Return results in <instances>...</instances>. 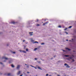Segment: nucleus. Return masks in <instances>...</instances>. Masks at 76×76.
<instances>
[{
    "label": "nucleus",
    "instance_id": "f257e3e1",
    "mask_svg": "<svg viewBox=\"0 0 76 76\" xmlns=\"http://www.w3.org/2000/svg\"><path fill=\"white\" fill-rule=\"evenodd\" d=\"M2 59H5V60H8L9 59L8 58L5 57V56L3 57Z\"/></svg>",
    "mask_w": 76,
    "mask_h": 76
},
{
    "label": "nucleus",
    "instance_id": "f03ea898",
    "mask_svg": "<svg viewBox=\"0 0 76 76\" xmlns=\"http://www.w3.org/2000/svg\"><path fill=\"white\" fill-rule=\"evenodd\" d=\"M30 66L32 67H34V68H35V69H37V68L36 67L34 66H32V65H30Z\"/></svg>",
    "mask_w": 76,
    "mask_h": 76
},
{
    "label": "nucleus",
    "instance_id": "7ed1b4c3",
    "mask_svg": "<svg viewBox=\"0 0 76 76\" xmlns=\"http://www.w3.org/2000/svg\"><path fill=\"white\" fill-rule=\"evenodd\" d=\"M48 23V21H47L46 23H43V25L44 26V25H45L46 24H47V23Z\"/></svg>",
    "mask_w": 76,
    "mask_h": 76
},
{
    "label": "nucleus",
    "instance_id": "20e7f679",
    "mask_svg": "<svg viewBox=\"0 0 76 76\" xmlns=\"http://www.w3.org/2000/svg\"><path fill=\"white\" fill-rule=\"evenodd\" d=\"M20 68V65H18L17 66V69H19Z\"/></svg>",
    "mask_w": 76,
    "mask_h": 76
},
{
    "label": "nucleus",
    "instance_id": "39448f33",
    "mask_svg": "<svg viewBox=\"0 0 76 76\" xmlns=\"http://www.w3.org/2000/svg\"><path fill=\"white\" fill-rule=\"evenodd\" d=\"M20 52H21V51H22V52H23L24 53H26V52L25 51H22V50H20Z\"/></svg>",
    "mask_w": 76,
    "mask_h": 76
},
{
    "label": "nucleus",
    "instance_id": "423d86ee",
    "mask_svg": "<svg viewBox=\"0 0 76 76\" xmlns=\"http://www.w3.org/2000/svg\"><path fill=\"white\" fill-rule=\"evenodd\" d=\"M32 33H33V32L29 33V34H30L31 36H32V35H33V34H32Z\"/></svg>",
    "mask_w": 76,
    "mask_h": 76
},
{
    "label": "nucleus",
    "instance_id": "0eeeda50",
    "mask_svg": "<svg viewBox=\"0 0 76 76\" xmlns=\"http://www.w3.org/2000/svg\"><path fill=\"white\" fill-rule=\"evenodd\" d=\"M20 74V71H19L17 73L18 75H19Z\"/></svg>",
    "mask_w": 76,
    "mask_h": 76
},
{
    "label": "nucleus",
    "instance_id": "6e6552de",
    "mask_svg": "<svg viewBox=\"0 0 76 76\" xmlns=\"http://www.w3.org/2000/svg\"><path fill=\"white\" fill-rule=\"evenodd\" d=\"M66 50H68V51H70V49H69L68 48H66Z\"/></svg>",
    "mask_w": 76,
    "mask_h": 76
},
{
    "label": "nucleus",
    "instance_id": "1a4fd4ad",
    "mask_svg": "<svg viewBox=\"0 0 76 76\" xmlns=\"http://www.w3.org/2000/svg\"><path fill=\"white\" fill-rule=\"evenodd\" d=\"M66 67H67L68 68H70V66H69V65H66Z\"/></svg>",
    "mask_w": 76,
    "mask_h": 76
},
{
    "label": "nucleus",
    "instance_id": "9d476101",
    "mask_svg": "<svg viewBox=\"0 0 76 76\" xmlns=\"http://www.w3.org/2000/svg\"><path fill=\"white\" fill-rule=\"evenodd\" d=\"M38 69H40V70H42V69H41V68H40V67L39 66H38Z\"/></svg>",
    "mask_w": 76,
    "mask_h": 76
},
{
    "label": "nucleus",
    "instance_id": "9b49d317",
    "mask_svg": "<svg viewBox=\"0 0 76 76\" xmlns=\"http://www.w3.org/2000/svg\"><path fill=\"white\" fill-rule=\"evenodd\" d=\"M11 66L12 67H15V66L13 64L11 65Z\"/></svg>",
    "mask_w": 76,
    "mask_h": 76
},
{
    "label": "nucleus",
    "instance_id": "f8f14e48",
    "mask_svg": "<svg viewBox=\"0 0 76 76\" xmlns=\"http://www.w3.org/2000/svg\"><path fill=\"white\" fill-rule=\"evenodd\" d=\"M12 23H13V24H15V22L13 21L11 22Z\"/></svg>",
    "mask_w": 76,
    "mask_h": 76
},
{
    "label": "nucleus",
    "instance_id": "ddd939ff",
    "mask_svg": "<svg viewBox=\"0 0 76 76\" xmlns=\"http://www.w3.org/2000/svg\"><path fill=\"white\" fill-rule=\"evenodd\" d=\"M36 26H40V25L38 24H37V25Z\"/></svg>",
    "mask_w": 76,
    "mask_h": 76
},
{
    "label": "nucleus",
    "instance_id": "4468645a",
    "mask_svg": "<svg viewBox=\"0 0 76 76\" xmlns=\"http://www.w3.org/2000/svg\"><path fill=\"white\" fill-rule=\"evenodd\" d=\"M65 57H69V55H65Z\"/></svg>",
    "mask_w": 76,
    "mask_h": 76
},
{
    "label": "nucleus",
    "instance_id": "2eb2a0df",
    "mask_svg": "<svg viewBox=\"0 0 76 76\" xmlns=\"http://www.w3.org/2000/svg\"><path fill=\"white\" fill-rule=\"evenodd\" d=\"M37 50V48H35L34 50V51H36Z\"/></svg>",
    "mask_w": 76,
    "mask_h": 76
},
{
    "label": "nucleus",
    "instance_id": "dca6fc26",
    "mask_svg": "<svg viewBox=\"0 0 76 76\" xmlns=\"http://www.w3.org/2000/svg\"><path fill=\"white\" fill-rule=\"evenodd\" d=\"M10 75H11V74L10 73H9L7 74L8 76H10Z\"/></svg>",
    "mask_w": 76,
    "mask_h": 76
},
{
    "label": "nucleus",
    "instance_id": "f3484780",
    "mask_svg": "<svg viewBox=\"0 0 76 76\" xmlns=\"http://www.w3.org/2000/svg\"><path fill=\"white\" fill-rule=\"evenodd\" d=\"M72 27V26H70L69 27V28H71Z\"/></svg>",
    "mask_w": 76,
    "mask_h": 76
},
{
    "label": "nucleus",
    "instance_id": "a211bd4d",
    "mask_svg": "<svg viewBox=\"0 0 76 76\" xmlns=\"http://www.w3.org/2000/svg\"><path fill=\"white\" fill-rule=\"evenodd\" d=\"M34 43H38V42H37V41H36V42H34Z\"/></svg>",
    "mask_w": 76,
    "mask_h": 76
},
{
    "label": "nucleus",
    "instance_id": "6ab92c4d",
    "mask_svg": "<svg viewBox=\"0 0 76 76\" xmlns=\"http://www.w3.org/2000/svg\"><path fill=\"white\" fill-rule=\"evenodd\" d=\"M64 65V66H67V64H65Z\"/></svg>",
    "mask_w": 76,
    "mask_h": 76
},
{
    "label": "nucleus",
    "instance_id": "aec40b11",
    "mask_svg": "<svg viewBox=\"0 0 76 76\" xmlns=\"http://www.w3.org/2000/svg\"><path fill=\"white\" fill-rule=\"evenodd\" d=\"M41 44V45H44V43H42Z\"/></svg>",
    "mask_w": 76,
    "mask_h": 76
},
{
    "label": "nucleus",
    "instance_id": "412c9836",
    "mask_svg": "<svg viewBox=\"0 0 76 76\" xmlns=\"http://www.w3.org/2000/svg\"><path fill=\"white\" fill-rule=\"evenodd\" d=\"M58 28H61V26H59Z\"/></svg>",
    "mask_w": 76,
    "mask_h": 76
},
{
    "label": "nucleus",
    "instance_id": "4be33fe9",
    "mask_svg": "<svg viewBox=\"0 0 76 76\" xmlns=\"http://www.w3.org/2000/svg\"><path fill=\"white\" fill-rule=\"evenodd\" d=\"M13 54H15L16 53V52H13Z\"/></svg>",
    "mask_w": 76,
    "mask_h": 76
},
{
    "label": "nucleus",
    "instance_id": "5701e85b",
    "mask_svg": "<svg viewBox=\"0 0 76 76\" xmlns=\"http://www.w3.org/2000/svg\"><path fill=\"white\" fill-rule=\"evenodd\" d=\"M67 28H66L65 29H64L65 31H66V30H67Z\"/></svg>",
    "mask_w": 76,
    "mask_h": 76
},
{
    "label": "nucleus",
    "instance_id": "b1692460",
    "mask_svg": "<svg viewBox=\"0 0 76 76\" xmlns=\"http://www.w3.org/2000/svg\"><path fill=\"white\" fill-rule=\"evenodd\" d=\"M69 58H70V59H72V57H70Z\"/></svg>",
    "mask_w": 76,
    "mask_h": 76
},
{
    "label": "nucleus",
    "instance_id": "393cba45",
    "mask_svg": "<svg viewBox=\"0 0 76 76\" xmlns=\"http://www.w3.org/2000/svg\"><path fill=\"white\" fill-rule=\"evenodd\" d=\"M72 62H74V61H75L74 59H72Z\"/></svg>",
    "mask_w": 76,
    "mask_h": 76
},
{
    "label": "nucleus",
    "instance_id": "a878e982",
    "mask_svg": "<svg viewBox=\"0 0 76 76\" xmlns=\"http://www.w3.org/2000/svg\"><path fill=\"white\" fill-rule=\"evenodd\" d=\"M28 51V49H26V51Z\"/></svg>",
    "mask_w": 76,
    "mask_h": 76
},
{
    "label": "nucleus",
    "instance_id": "bb28decb",
    "mask_svg": "<svg viewBox=\"0 0 76 76\" xmlns=\"http://www.w3.org/2000/svg\"><path fill=\"white\" fill-rule=\"evenodd\" d=\"M25 40H23V42H25Z\"/></svg>",
    "mask_w": 76,
    "mask_h": 76
},
{
    "label": "nucleus",
    "instance_id": "cd10ccee",
    "mask_svg": "<svg viewBox=\"0 0 76 76\" xmlns=\"http://www.w3.org/2000/svg\"><path fill=\"white\" fill-rule=\"evenodd\" d=\"M48 76V74H47L46 75V76Z\"/></svg>",
    "mask_w": 76,
    "mask_h": 76
},
{
    "label": "nucleus",
    "instance_id": "c85d7f7f",
    "mask_svg": "<svg viewBox=\"0 0 76 76\" xmlns=\"http://www.w3.org/2000/svg\"><path fill=\"white\" fill-rule=\"evenodd\" d=\"M0 63L1 64H3V63H2L1 62H0Z\"/></svg>",
    "mask_w": 76,
    "mask_h": 76
},
{
    "label": "nucleus",
    "instance_id": "c756f323",
    "mask_svg": "<svg viewBox=\"0 0 76 76\" xmlns=\"http://www.w3.org/2000/svg\"><path fill=\"white\" fill-rule=\"evenodd\" d=\"M63 51H64V52H65L66 50H63Z\"/></svg>",
    "mask_w": 76,
    "mask_h": 76
},
{
    "label": "nucleus",
    "instance_id": "7c9ffc66",
    "mask_svg": "<svg viewBox=\"0 0 76 76\" xmlns=\"http://www.w3.org/2000/svg\"><path fill=\"white\" fill-rule=\"evenodd\" d=\"M20 76H23V75H20Z\"/></svg>",
    "mask_w": 76,
    "mask_h": 76
},
{
    "label": "nucleus",
    "instance_id": "2f4dec72",
    "mask_svg": "<svg viewBox=\"0 0 76 76\" xmlns=\"http://www.w3.org/2000/svg\"><path fill=\"white\" fill-rule=\"evenodd\" d=\"M35 60H37V58H35Z\"/></svg>",
    "mask_w": 76,
    "mask_h": 76
},
{
    "label": "nucleus",
    "instance_id": "473e14b6",
    "mask_svg": "<svg viewBox=\"0 0 76 76\" xmlns=\"http://www.w3.org/2000/svg\"><path fill=\"white\" fill-rule=\"evenodd\" d=\"M39 20L38 19H37V22H38V21Z\"/></svg>",
    "mask_w": 76,
    "mask_h": 76
},
{
    "label": "nucleus",
    "instance_id": "72a5a7b5",
    "mask_svg": "<svg viewBox=\"0 0 76 76\" xmlns=\"http://www.w3.org/2000/svg\"><path fill=\"white\" fill-rule=\"evenodd\" d=\"M27 73H29V72H27Z\"/></svg>",
    "mask_w": 76,
    "mask_h": 76
},
{
    "label": "nucleus",
    "instance_id": "f704fd0d",
    "mask_svg": "<svg viewBox=\"0 0 76 76\" xmlns=\"http://www.w3.org/2000/svg\"><path fill=\"white\" fill-rule=\"evenodd\" d=\"M66 41H68V39H66Z\"/></svg>",
    "mask_w": 76,
    "mask_h": 76
},
{
    "label": "nucleus",
    "instance_id": "c9c22d12",
    "mask_svg": "<svg viewBox=\"0 0 76 76\" xmlns=\"http://www.w3.org/2000/svg\"><path fill=\"white\" fill-rule=\"evenodd\" d=\"M25 65H26V66H28V65L26 64H25Z\"/></svg>",
    "mask_w": 76,
    "mask_h": 76
},
{
    "label": "nucleus",
    "instance_id": "e433bc0d",
    "mask_svg": "<svg viewBox=\"0 0 76 76\" xmlns=\"http://www.w3.org/2000/svg\"><path fill=\"white\" fill-rule=\"evenodd\" d=\"M27 67H29V66H27Z\"/></svg>",
    "mask_w": 76,
    "mask_h": 76
},
{
    "label": "nucleus",
    "instance_id": "4c0bfd02",
    "mask_svg": "<svg viewBox=\"0 0 76 76\" xmlns=\"http://www.w3.org/2000/svg\"><path fill=\"white\" fill-rule=\"evenodd\" d=\"M9 63H10V62H9Z\"/></svg>",
    "mask_w": 76,
    "mask_h": 76
},
{
    "label": "nucleus",
    "instance_id": "58836bf2",
    "mask_svg": "<svg viewBox=\"0 0 76 76\" xmlns=\"http://www.w3.org/2000/svg\"><path fill=\"white\" fill-rule=\"evenodd\" d=\"M73 39H72V40H73Z\"/></svg>",
    "mask_w": 76,
    "mask_h": 76
},
{
    "label": "nucleus",
    "instance_id": "ea45409f",
    "mask_svg": "<svg viewBox=\"0 0 76 76\" xmlns=\"http://www.w3.org/2000/svg\"><path fill=\"white\" fill-rule=\"evenodd\" d=\"M69 41H71V40H69Z\"/></svg>",
    "mask_w": 76,
    "mask_h": 76
},
{
    "label": "nucleus",
    "instance_id": "a19ab883",
    "mask_svg": "<svg viewBox=\"0 0 76 76\" xmlns=\"http://www.w3.org/2000/svg\"><path fill=\"white\" fill-rule=\"evenodd\" d=\"M49 76H51V75H50Z\"/></svg>",
    "mask_w": 76,
    "mask_h": 76
},
{
    "label": "nucleus",
    "instance_id": "79ce46f5",
    "mask_svg": "<svg viewBox=\"0 0 76 76\" xmlns=\"http://www.w3.org/2000/svg\"><path fill=\"white\" fill-rule=\"evenodd\" d=\"M52 59H53V58H51V60H52Z\"/></svg>",
    "mask_w": 76,
    "mask_h": 76
},
{
    "label": "nucleus",
    "instance_id": "37998d69",
    "mask_svg": "<svg viewBox=\"0 0 76 76\" xmlns=\"http://www.w3.org/2000/svg\"><path fill=\"white\" fill-rule=\"evenodd\" d=\"M66 34H67V33H66Z\"/></svg>",
    "mask_w": 76,
    "mask_h": 76
},
{
    "label": "nucleus",
    "instance_id": "c03bdc74",
    "mask_svg": "<svg viewBox=\"0 0 76 76\" xmlns=\"http://www.w3.org/2000/svg\"><path fill=\"white\" fill-rule=\"evenodd\" d=\"M7 46H8V45H7Z\"/></svg>",
    "mask_w": 76,
    "mask_h": 76
},
{
    "label": "nucleus",
    "instance_id": "a18cd8bd",
    "mask_svg": "<svg viewBox=\"0 0 76 76\" xmlns=\"http://www.w3.org/2000/svg\"><path fill=\"white\" fill-rule=\"evenodd\" d=\"M26 44H28V43H27Z\"/></svg>",
    "mask_w": 76,
    "mask_h": 76
},
{
    "label": "nucleus",
    "instance_id": "49530a36",
    "mask_svg": "<svg viewBox=\"0 0 76 76\" xmlns=\"http://www.w3.org/2000/svg\"><path fill=\"white\" fill-rule=\"evenodd\" d=\"M0 34H1V33H0Z\"/></svg>",
    "mask_w": 76,
    "mask_h": 76
}]
</instances>
